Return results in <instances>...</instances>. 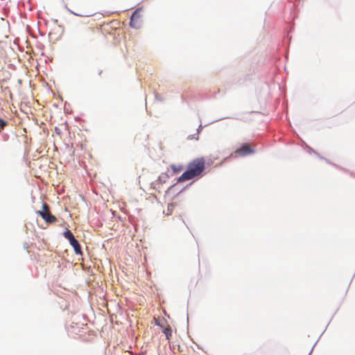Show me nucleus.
Segmentation results:
<instances>
[{"label": "nucleus", "instance_id": "1", "mask_svg": "<svg viewBox=\"0 0 355 355\" xmlns=\"http://www.w3.org/2000/svg\"><path fill=\"white\" fill-rule=\"evenodd\" d=\"M205 168V159L204 158H198L189 163L187 170L184 171L181 176V178H194L201 174Z\"/></svg>", "mask_w": 355, "mask_h": 355}, {"label": "nucleus", "instance_id": "2", "mask_svg": "<svg viewBox=\"0 0 355 355\" xmlns=\"http://www.w3.org/2000/svg\"><path fill=\"white\" fill-rule=\"evenodd\" d=\"M41 217L49 223H53L57 221L55 216L52 215L49 209V206L46 203L42 204V209L37 212Z\"/></svg>", "mask_w": 355, "mask_h": 355}, {"label": "nucleus", "instance_id": "3", "mask_svg": "<svg viewBox=\"0 0 355 355\" xmlns=\"http://www.w3.org/2000/svg\"><path fill=\"white\" fill-rule=\"evenodd\" d=\"M64 236L69 240L70 244L74 249L76 254H82L81 248L78 241L75 239L74 236L69 230H67L64 233Z\"/></svg>", "mask_w": 355, "mask_h": 355}, {"label": "nucleus", "instance_id": "4", "mask_svg": "<svg viewBox=\"0 0 355 355\" xmlns=\"http://www.w3.org/2000/svg\"><path fill=\"white\" fill-rule=\"evenodd\" d=\"M253 150L248 144H243L240 148L236 150L235 155L239 156H245L252 153Z\"/></svg>", "mask_w": 355, "mask_h": 355}, {"label": "nucleus", "instance_id": "5", "mask_svg": "<svg viewBox=\"0 0 355 355\" xmlns=\"http://www.w3.org/2000/svg\"><path fill=\"white\" fill-rule=\"evenodd\" d=\"M130 26L135 28H139L141 26L138 10L135 11L130 19Z\"/></svg>", "mask_w": 355, "mask_h": 355}, {"label": "nucleus", "instance_id": "6", "mask_svg": "<svg viewBox=\"0 0 355 355\" xmlns=\"http://www.w3.org/2000/svg\"><path fill=\"white\" fill-rule=\"evenodd\" d=\"M164 334H165L166 339L170 340L171 336H172V329L170 326H167L163 330Z\"/></svg>", "mask_w": 355, "mask_h": 355}, {"label": "nucleus", "instance_id": "7", "mask_svg": "<svg viewBox=\"0 0 355 355\" xmlns=\"http://www.w3.org/2000/svg\"><path fill=\"white\" fill-rule=\"evenodd\" d=\"M174 207H175V204H173V203L169 204L167 207L166 210L164 211V214H165L167 216L171 215L173 211Z\"/></svg>", "mask_w": 355, "mask_h": 355}, {"label": "nucleus", "instance_id": "8", "mask_svg": "<svg viewBox=\"0 0 355 355\" xmlns=\"http://www.w3.org/2000/svg\"><path fill=\"white\" fill-rule=\"evenodd\" d=\"M171 168H173V172H174V175L178 173L180 171H182V167L180 166H175V165H172L171 166ZM173 175V174L172 175Z\"/></svg>", "mask_w": 355, "mask_h": 355}, {"label": "nucleus", "instance_id": "9", "mask_svg": "<svg viewBox=\"0 0 355 355\" xmlns=\"http://www.w3.org/2000/svg\"><path fill=\"white\" fill-rule=\"evenodd\" d=\"M6 125V122L0 119V129H3Z\"/></svg>", "mask_w": 355, "mask_h": 355}, {"label": "nucleus", "instance_id": "10", "mask_svg": "<svg viewBox=\"0 0 355 355\" xmlns=\"http://www.w3.org/2000/svg\"><path fill=\"white\" fill-rule=\"evenodd\" d=\"M178 219H179V220L180 221L181 224H182V225H185L184 221V220L182 219V216H178Z\"/></svg>", "mask_w": 355, "mask_h": 355}, {"label": "nucleus", "instance_id": "11", "mask_svg": "<svg viewBox=\"0 0 355 355\" xmlns=\"http://www.w3.org/2000/svg\"><path fill=\"white\" fill-rule=\"evenodd\" d=\"M202 125L200 124V125H199V128H198V132H199L202 130Z\"/></svg>", "mask_w": 355, "mask_h": 355}, {"label": "nucleus", "instance_id": "12", "mask_svg": "<svg viewBox=\"0 0 355 355\" xmlns=\"http://www.w3.org/2000/svg\"><path fill=\"white\" fill-rule=\"evenodd\" d=\"M186 180H187V179H181V178H179V179H178L179 182H180V181Z\"/></svg>", "mask_w": 355, "mask_h": 355}, {"label": "nucleus", "instance_id": "13", "mask_svg": "<svg viewBox=\"0 0 355 355\" xmlns=\"http://www.w3.org/2000/svg\"><path fill=\"white\" fill-rule=\"evenodd\" d=\"M157 324L160 326V327H162L161 324H159V323H157Z\"/></svg>", "mask_w": 355, "mask_h": 355}]
</instances>
